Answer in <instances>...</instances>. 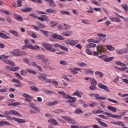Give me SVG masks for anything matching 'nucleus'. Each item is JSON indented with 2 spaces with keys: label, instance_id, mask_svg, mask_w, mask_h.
<instances>
[{
  "label": "nucleus",
  "instance_id": "nucleus-52",
  "mask_svg": "<svg viewBox=\"0 0 128 128\" xmlns=\"http://www.w3.org/2000/svg\"><path fill=\"white\" fill-rule=\"evenodd\" d=\"M32 50H40V46L38 45H34L32 46Z\"/></svg>",
  "mask_w": 128,
  "mask_h": 128
},
{
  "label": "nucleus",
  "instance_id": "nucleus-4",
  "mask_svg": "<svg viewBox=\"0 0 128 128\" xmlns=\"http://www.w3.org/2000/svg\"><path fill=\"white\" fill-rule=\"evenodd\" d=\"M97 48V52H93V55L95 56H98V54H102V52H104V46H96Z\"/></svg>",
  "mask_w": 128,
  "mask_h": 128
},
{
  "label": "nucleus",
  "instance_id": "nucleus-29",
  "mask_svg": "<svg viewBox=\"0 0 128 128\" xmlns=\"http://www.w3.org/2000/svg\"><path fill=\"white\" fill-rule=\"evenodd\" d=\"M38 78L40 80H42V82H44V80H46V76L44 75H40Z\"/></svg>",
  "mask_w": 128,
  "mask_h": 128
},
{
  "label": "nucleus",
  "instance_id": "nucleus-36",
  "mask_svg": "<svg viewBox=\"0 0 128 128\" xmlns=\"http://www.w3.org/2000/svg\"><path fill=\"white\" fill-rule=\"evenodd\" d=\"M50 24H51V28H54V26H58V22H56L54 21H52L50 22Z\"/></svg>",
  "mask_w": 128,
  "mask_h": 128
},
{
  "label": "nucleus",
  "instance_id": "nucleus-5",
  "mask_svg": "<svg viewBox=\"0 0 128 128\" xmlns=\"http://www.w3.org/2000/svg\"><path fill=\"white\" fill-rule=\"evenodd\" d=\"M69 99L70 100H66V102L68 104L69 106H70L76 108V104H74V102H76V98L71 96Z\"/></svg>",
  "mask_w": 128,
  "mask_h": 128
},
{
  "label": "nucleus",
  "instance_id": "nucleus-28",
  "mask_svg": "<svg viewBox=\"0 0 128 128\" xmlns=\"http://www.w3.org/2000/svg\"><path fill=\"white\" fill-rule=\"evenodd\" d=\"M62 34L63 36H72V32H66L62 33Z\"/></svg>",
  "mask_w": 128,
  "mask_h": 128
},
{
  "label": "nucleus",
  "instance_id": "nucleus-7",
  "mask_svg": "<svg viewBox=\"0 0 128 128\" xmlns=\"http://www.w3.org/2000/svg\"><path fill=\"white\" fill-rule=\"evenodd\" d=\"M103 114H106L110 118H118V120H120L122 118V116L118 114H113L112 113H108V112H104Z\"/></svg>",
  "mask_w": 128,
  "mask_h": 128
},
{
  "label": "nucleus",
  "instance_id": "nucleus-59",
  "mask_svg": "<svg viewBox=\"0 0 128 128\" xmlns=\"http://www.w3.org/2000/svg\"><path fill=\"white\" fill-rule=\"evenodd\" d=\"M76 41L72 40H70V46H76Z\"/></svg>",
  "mask_w": 128,
  "mask_h": 128
},
{
  "label": "nucleus",
  "instance_id": "nucleus-19",
  "mask_svg": "<svg viewBox=\"0 0 128 128\" xmlns=\"http://www.w3.org/2000/svg\"><path fill=\"white\" fill-rule=\"evenodd\" d=\"M24 42L27 48H30L31 50H32V46L28 44H30V40H25Z\"/></svg>",
  "mask_w": 128,
  "mask_h": 128
},
{
  "label": "nucleus",
  "instance_id": "nucleus-53",
  "mask_svg": "<svg viewBox=\"0 0 128 128\" xmlns=\"http://www.w3.org/2000/svg\"><path fill=\"white\" fill-rule=\"evenodd\" d=\"M96 85H92L89 87L90 90H96Z\"/></svg>",
  "mask_w": 128,
  "mask_h": 128
},
{
  "label": "nucleus",
  "instance_id": "nucleus-3",
  "mask_svg": "<svg viewBox=\"0 0 128 128\" xmlns=\"http://www.w3.org/2000/svg\"><path fill=\"white\" fill-rule=\"evenodd\" d=\"M42 46L48 52H54L56 50L54 48V46L52 44H48V43H44L42 44Z\"/></svg>",
  "mask_w": 128,
  "mask_h": 128
},
{
  "label": "nucleus",
  "instance_id": "nucleus-1",
  "mask_svg": "<svg viewBox=\"0 0 128 128\" xmlns=\"http://www.w3.org/2000/svg\"><path fill=\"white\" fill-rule=\"evenodd\" d=\"M0 118H6V120H14L15 122H16L18 124H24L26 122V120L24 119H20L18 118H16L14 117L12 118L10 116H8V115L4 114H0Z\"/></svg>",
  "mask_w": 128,
  "mask_h": 128
},
{
  "label": "nucleus",
  "instance_id": "nucleus-24",
  "mask_svg": "<svg viewBox=\"0 0 128 128\" xmlns=\"http://www.w3.org/2000/svg\"><path fill=\"white\" fill-rule=\"evenodd\" d=\"M32 9L30 8L21 9V10L24 12H32Z\"/></svg>",
  "mask_w": 128,
  "mask_h": 128
},
{
  "label": "nucleus",
  "instance_id": "nucleus-33",
  "mask_svg": "<svg viewBox=\"0 0 128 128\" xmlns=\"http://www.w3.org/2000/svg\"><path fill=\"white\" fill-rule=\"evenodd\" d=\"M4 62L8 64H14V63L12 61L10 60H4Z\"/></svg>",
  "mask_w": 128,
  "mask_h": 128
},
{
  "label": "nucleus",
  "instance_id": "nucleus-43",
  "mask_svg": "<svg viewBox=\"0 0 128 128\" xmlns=\"http://www.w3.org/2000/svg\"><path fill=\"white\" fill-rule=\"evenodd\" d=\"M54 112H55V114H60V112H64V110L60 109H57L56 110H54Z\"/></svg>",
  "mask_w": 128,
  "mask_h": 128
},
{
  "label": "nucleus",
  "instance_id": "nucleus-18",
  "mask_svg": "<svg viewBox=\"0 0 128 128\" xmlns=\"http://www.w3.org/2000/svg\"><path fill=\"white\" fill-rule=\"evenodd\" d=\"M10 122L4 121V120H1L0 121V126L2 127L4 126H10Z\"/></svg>",
  "mask_w": 128,
  "mask_h": 128
},
{
  "label": "nucleus",
  "instance_id": "nucleus-60",
  "mask_svg": "<svg viewBox=\"0 0 128 128\" xmlns=\"http://www.w3.org/2000/svg\"><path fill=\"white\" fill-rule=\"evenodd\" d=\"M6 20L8 21V24H12V19H10V16L6 17Z\"/></svg>",
  "mask_w": 128,
  "mask_h": 128
},
{
  "label": "nucleus",
  "instance_id": "nucleus-14",
  "mask_svg": "<svg viewBox=\"0 0 128 128\" xmlns=\"http://www.w3.org/2000/svg\"><path fill=\"white\" fill-rule=\"evenodd\" d=\"M52 38H57V40H64V38L60 35H58L56 34H54L52 36Z\"/></svg>",
  "mask_w": 128,
  "mask_h": 128
},
{
  "label": "nucleus",
  "instance_id": "nucleus-44",
  "mask_svg": "<svg viewBox=\"0 0 128 128\" xmlns=\"http://www.w3.org/2000/svg\"><path fill=\"white\" fill-rule=\"evenodd\" d=\"M94 72L90 70H85L84 73L86 74H93Z\"/></svg>",
  "mask_w": 128,
  "mask_h": 128
},
{
  "label": "nucleus",
  "instance_id": "nucleus-21",
  "mask_svg": "<svg viewBox=\"0 0 128 128\" xmlns=\"http://www.w3.org/2000/svg\"><path fill=\"white\" fill-rule=\"evenodd\" d=\"M110 20L112 22H120V19L118 17H110Z\"/></svg>",
  "mask_w": 128,
  "mask_h": 128
},
{
  "label": "nucleus",
  "instance_id": "nucleus-57",
  "mask_svg": "<svg viewBox=\"0 0 128 128\" xmlns=\"http://www.w3.org/2000/svg\"><path fill=\"white\" fill-rule=\"evenodd\" d=\"M86 54H89L90 56H92V52L90 50L89 48L86 49Z\"/></svg>",
  "mask_w": 128,
  "mask_h": 128
},
{
  "label": "nucleus",
  "instance_id": "nucleus-10",
  "mask_svg": "<svg viewBox=\"0 0 128 128\" xmlns=\"http://www.w3.org/2000/svg\"><path fill=\"white\" fill-rule=\"evenodd\" d=\"M23 54H24V52L20 51L18 50H14L13 56H20Z\"/></svg>",
  "mask_w": 128,
  "mask_h": 128
},
{
  "label": "nucleus",
  "instance_id": "nucleus-8",
  "mask_svg": "<svg viewBox=\"0 0 128 128\" xmlns=\"http://www.w3.org/2000/svg\"><path fill=\"white\" fill-rule=\"evenodd\" d=\"M62 118L68 122L69 124H76V122L74 120H72V118L66 116H62Z\"/></svg>",
  "mask_w": 128,
  "mask_h": 128
},
{
  "label": "nucleus",
  "instance_id": "nucleus-55",
  "mask_svg": "<svg viewBox=\"0 0 128 128\" xmlns=\"http://www.w3.org/2000/svg\"><path fill=\"white\" fill-rule=\"evenodd\" d=\"M33 2H35L36 4H42V0H32Z\"/></svg>",
  "mask_w": 128,
  "mask_h": 128
},
{
  "label": "nucleus",
  "instance_id": "nucleus-42",
  "mask_svg": "<svg viewBox=\"0 0 128 128\" xmlns=\"http://www.w3.org/2000/svg\"><path fill=\"white\" fill-rule=\"evenodd\" d=\"M108 101L110 102H113L114 104H118V102L116 100L108 98Z\"/></svg>",
  "mask_w": 128,
  "mask_h": 128
},
{
  "label": "nucleus",
  "instance_id": "nucleus-13",
  "mask_svg": "<svg viewBox=\"0 0 128 128\" xmlns=\"http://www.w3.org/2000/svg\"><path fill=\"white\" fill-rule=\"evenodd\" d=\"M23 96H24L25 98V101L26 102H30V98H32V96H30V95H28L27 94L24 93L23 94Z\"/></svg>",
  "mask_w": 128,
  "mask_h": 128
},
{
  "label": "nucleus",
  "instance_id": "nucleus-17",
  "mask_svg": "<svg viewBox=\"0 0 128 128\" xmlns=\"http://www.w3.org/2000/svg\"><path fill=\"white\" fill-rule=\"evenodd\" d=\"M9 32H10V34H13V36H16V38H18V36H20L18 32L14 30H10Z\"/></svg>",
  "mask_w": 128,
  "mask_h": 128
},
{
  "label": "nucleus",
  "instance_id": "nucleus-62",
  "mask_svg": "<svg viewBox=\"0 0 128 128\" xmlns=\"http://www.w3.org/2000/svg\"><path fill=\"white\" fill-rule=\"evenodd\" d=\"M60 64H68V63L66 61H64V60H61L60 62Z\"/></svg>",
  "mask_w": 128,
  "mask_h": 128
},
{
  "label": "nucleus",
  "instance_id": "nucleus-58",
  "mask_svg": "<svg viewBox=\"0 0 128 128\" xmlns=\"http://www.w3.org/2000/svg\"><path fill=\"white\" fill-rule=\"evenodd\" d=\"M22 0H18L17 1V6L18 8H20V6H22Z\"/></svg>",
  "mask_w": 128,
  "mask_h": 128
},
{
  "label": "nucleus",
  "instance_id": "nucleus-41",
  "mask_svg": "<svg viewBox=\"0 0 128 128\" xmlns=\"http://www.w3.org/2000/svg\"><path fill=\"white\" fill-rule=\"evenodd\" d=\"M96 36L100 38H106V34H102V33H98L96 34Z\"/></svg>",
  "mask_w": 128,
  "mask_h": 128
},
{
  "label": "nucleus",
  "instance_id": "nucleus-11",
  "mask_svg": "<svg viewBox=\"0 0 128 128\" xmlns=\"http://www.w3.org/2000/svg\"><path fill=\"white\" fill-rule=\"evenodd\" d=\"M98 86L100 88H101L102 90H106L107 92H110V89L106 86L102 84V83H99L98 84Z\"/></svg>",
  "mask_w": 128,
  "mask_h": 128
},
{
  "label": "nucleus",
  "instance_id": "nucleus-20",
  "mask_svg": "<svg viewBox=\"0 0 128 128\" xmlns=\"http://www.w3.org/2000/svg\"><path fill=\"white\" fill-rule=\"evenodd\" d=\"M14 16L15 20H18V22L22 20V18L20 16L18 15L16 13L14 14Z\"/></svg>",
  "mask_w": 128,
  "mask_h": 128
},
{
  "label": "nucleus",
  "instance_id": "nucleus-63",
  "mask_svg": "<svg viewBox=\"0 0 128 128\" xmlns=\"http://www.w3.org/2000/svg\"><path fill=\"white\" fill-rule=\"evenodd\" d=\"M62 45L58 44H54L53 46L54 48H60V46Z\"/></svg>",
  "mask_w": 128,
  "mask_h": 128
},
{
  "label": "nucleus",
  "instance_id": "nucleus-50",
  "mask_svg": "<svg viewBox=\"0 0 128 128\" xmlns=\"http://www.w3.org/2000/svg\"><path fill=\"white\" fill-rule=\"evenodd\" d=\"M122 7L126 12H128V4H125L124 5H122Z\"/></svg>",
  "mask_w": 128,
  "mask_h": 128
},
{
  "label": "nucleus",
  "instance_id": "nucleus-12",
  "mask_svg": "<svg viewBox=\"0 0 128 128\" xmlns=\"http://www.w3.org/2000/svg\"><path fill=\"white\" fill-rule=\"evenodd\" d=\"M37 18L38 20H40L41 22H44V20L48 22V18L46 15H41V16L38 17Z\"/></svg>",
  "mask_w": 128,
  "mask_h": 128
},
{
  "label": "nucleus",
  "instance_id": "nucleus-48",
  "mask_svg": "<svg viewBox=\"0 0 128 128\" xmlns=\"http://www.w3.org/2000/svg\"><path fill=\"white\" fill-rule=\"evenodd\" d=\"M72 96H70V95L66 94L65 93V94L63 96V98H66V100H70V98H71Z\"/></svg>",
  "mask_w": 128,
  "mask_h": 128
},
{
  "label": "nucleus",
  "instance_id": "nucleus-45",
  "mask_svg": "<svg viewBox=\"0 0 128 128\" xmlns=\"http://www.w3.org/2000/svg\"><path fill=\"white\" fill-rule=\"evenodd\" d=\"M128 52V48H125L121 50L122 54H126Z\"/></svg>",
  "mask_w": 128,
  "mask_h": 128
},
{
  "label": "nucleus",
  "instance_id": "nucleus-37",
  "mask_svg": "<svg viewBox=\"0 0 128 128\" xmlns=\"http://www.w3.org/2000/svg\"><path fill=\"white\" fill-rule=\"evenodd\" d=\"M74 112H75L76 114H82V113L84 112L82 111V110L80 109V108H77V109L75 110Z\"/></svg>",
  "mask_w": 128,
  "mask_h": 128
},
{
  "label": "nucleus",
  "instance_id": "nucleus-25",
  "mask_svg": "<svg viewBox=\"0 0 128 128\" xmlns=\"http://www.w3.org/2000/svg\"><path fill=\"white\" fill-rule=\"evenodd\" d=\"M20 102H15L12 104H8V106H20Z\"/></svg>",
  "mask_w": 128,
  "mask_h": 128
},
{
  "label": "nucleus",
  "instance_id": "nucleus-31",
  "mask_svg": "<svg viewBox=\"0 0 128 128\" xmlns=\"http://www.w3.org/2000/svg\"><path fill=\"white\" fill-rule=\"evenodd\" d=\"M46 12H48V14H52V12H56V10H52V8H48L46 10Z\"/></svg>",
  "mask_w": 128,
  "mask_h": 128
},
{
  "label": "nucleus",
  "instance_id": "nucleus-27",
  "mask_svg": "<svg viewBox=\"0 0 128 128\" xmlns=\"http://www.w3.org/2000/svg\"><path fill=\"white\" fill-rule=\"evenodd\" d=\"M48 122H50L51 124H54V126H56L58 124V122L56 120L52 119L48 120Z\"/></svg>",
  "mask_w": 128,
  "mask_h": 128
},
{
  "label": "nucleus",
  "instance_id": "nucleus-56",
  "mask_svg": "<svg viewBox=\"0 0 128 128\" xmlns=\"http://www.w3.org/2000/svg\"><path fill=\"white\" fill-rule=\"evenodd\" d=\"M60 48L61 50H65V52H68V48L64 46H62V45H61V46H60Z\"/></svg>",
  "mask_w": 128,
  "mask_h": 128
},
{
  "label": "nucleus",
  "instance_id": "nucleus-6",
  "mask_svg": "<svg viewBox=\"0 0 128 128\" xmlns=\"http://www.w3.org/2000/svg\"><path fill=\"white\" fill-rule=\"evenodd\" d=\"M99 58H101L104 60V62H112L114 57H108L106 55H103L101 56H98Z\"/></svg>",
  "mask_w": 128,
  "mask_h": 128
},
{
  "label": "nucleus",
  "instance_id": "nucleus-38",
  "mask_svg": "<svg viewBox=\"0 0 128 128\" xmlns=\"http://www.w3.org/2000/svg\"><path fill=\"white\" fill-rule=\"evenodd\" d=\"M120 66L122 67L121 68H119V70H126V65L120 64Z\"/></svg>",
  "mask_w": 128,
  "mask_h": 128
},
{
  "label": "nucleus",
  "instance_id": "nucleus-34",
  "mask_svg": "<svg viewBox=\"0 0 128 128\" xmlns=\"http://www.w3.org/2000/svg\"><path fill=\"white\" fill-rule=\"evenodd\" d=\"M106 48H108V50H114V48L110 44L106 45Z\"/></svg>",
  "mask_w": 128,
  "mask_h": 128
},
{
  "label": "nucleus",
  "instance_id": "nucleus-39",
  "mask_svg": "<svg viewBox=\"0 0 128 128\" xmlns=\"http://www.w3.org/2000/svg\"><path fill=\"white\" fill-rule=\"evenodd\" d=\"M40 32H42V34H44L46 36H48L50 34V32H48V31L41 30Z\"/></svg>",
  "mask_w": 128,
  "mask_h": 128
},
{
  "label": "nucleus",
  "instance_id": "nucleus-32",
  "mask_svg": "<svg viewBox=\"0 0 128 128\" xmlns=\"http://www.w3.org/2000/svg\"><path fill=\"white\" fill-rule=\"evenodd\" d=\"M60 13L62 14H65L66 16H70V13L68 11L61 10Z\"/></svg>",
  "mask_w": 128,
  "mask_h": 128
},
{
  "label": "nucleus",
  "instance_id": "nucleus-40",
  "mask_svg": "<svg viewBox=\"0 0 128 128\" xmlns=\"http://www.w3.org/2000/svg\"><path fill=\"white\" fill-rule=\"evenodd\" d=\"M8 58V56H6L4 54L0 56V60H6Z\"/></svg>",
  "mask_w": 128,
  "mask_h": 128
},
{
  "label": "nucleus",
  "instance_id": "nucleus-2",
  "mask_svg": "<svg viewBox=\"0 0 128 128\" xmlns=\"http://www.w3.org/2000/svg\"><path fill=\"white\" fill-rule=\"evenodd\" d=\"M4 114H6L8 116H10V114H12V116H18L20 118H22V116L20 114V112H18L16 110H10L9 111H5Z\"/></svg>",
  "mask_w": 128,
  "mask_h": 128
},
{
  "label": "nucleus",
  "instance_id": "nucleus-9",
  "mask_svg": "<svg viewBox=\"0 0 128 128\" xmlns=\"http://www.w3.org/2000/svg\"><path fill=\"white\" fill-rule=\"evenodd\" d=\"M12 66H8L6 67V70H10V72H16V70H20V67H12L14 66V65H11Z\"/></svg>",
  "mask_w": 128,
  "mask_h": 128
},
{
  "label": "nucleus",
  "instance_id": "nucleus-47",
  "mask_svg": "<svg viewBox=\"0 0 128 128\" xmlns=\"http://www.w3.org/2000/svg\"><path fill=\"white\" fill-rule=\"evenodd\" d=\"M100 125L102 126H104V128H108V126L106 124L103 122H100Z\"/></svg>",
  "mask_w": 128,
  "mask_h": 128
},
{
  "label": "nucleus",
  "instance_id": "nucleus-22",
  "mask_svg": "<svg viewBox=\"0 0 128 128\" xmlns=\"http://www.w3.org/2000/svg\"><path fill=\"white\" fill-rule=\"evenodd\" d=\"M108 110H110L111 112H116V108L112 106H108Z\"/></svg>",
  "mask_w": 128,
  "mask_h": 128
},
{
  "label": "nucleus",
  "instance_id": "nucleus-23",
  "mask_svg": "<svg viewBox=\"0 0 128 128\" xmlns=\"http://www.w3.org/2000/svg\"><path fill=\"white\" fill-rule=\"evenodd\" d=\"M0 38H6V39L10 38V37L7 36L6 34H4L0 32Z\"/></svg>",
  "mask_w": 128,
  "mask_h": 128
},
{
  "label": "nucleus",
  "instance_id": "nucleus-51",
  "mask_svg": "<svg viewBox=\"0 0 128 128\" xmlns=\"http://www.w3.org/2000/svg\"><path fill=\"white\" fill-rule=\"evenodd\" d=\"M44 94H54V92L50 91V90H44Z\"/></svg>",
  "mask_w": 128,
  "mask_h": 128
},
{
  "label": "nucleus",
  "instance_id": "nucleus-16",
  "mask_svg": "<svg viewBox=\"0 0 128 128\" xmlns=\"http://www.w3.org/2000/svg\"><path fill=\"white\" fill-rule=\"evenodd\" d=\"M46 2H48L49 6H51V8H56V4L54 3V0H45Z\"/></svg>",
  "mask_w": 128,
  "mask_h": 128
},
{
  "label": "nucleus",
  "instance_id": "nucleus-46",
  "mask_svg": "<svg viewBox=\"0 0 128 128\" xmlns=\"http://www.w3.org/2000/svg\"><path fill=\"white\" fill-rule=\"evenodd\" d=\"M73 96H78V98H82V95H80V93L78 92V91H76L75 92Z\"/></svg>",
  "mask_w": 128,
  "mask_h": 128
},
{
  "label": "nucleus",
  "instance_id": "nucleus-26",
  "mask_svg": "<svg viewBox=\"0 0 128 128\" xmlns=\"http://www.w3.org/2000/svg\"><path fill=\"white\" fill-rule=\"evenodd\" d=\"M58 104V101L55 100L53 102H48L47 104V106H56V104Z\"/></svg>",
  "mask_w": 128,
  "mask_h": 128
},
{
  "label": "nucleus",
  "instance_id": "nucleus-15",
  "mask_svg": "<svg viewBox=\"0 0 128 128\" xmlns=\"http://www.w3.org/2000/svg\"><path fill=\"white\" fill-rule=\"evenodd\" d=\"M69 70H70V72H72V74H78V70H80V68H70Z\"/></svg>",
  "mask_w": 128,
  "mask_h": 128
},
{
  "label": "nucleus",
  "instance_id": "nucleus-61",
  "mask_svg": "<svg viewBox=\"0 0 128 128\" xmlns=\"http://www.w3.org/2000/svg\"><path fill=\"white\" fill-rule=\"evenodd\" d=\"M38 60H42L44 58V55H38L36 56Z\"/></svg>",
  "mask_w": 128,
  "mask_h": 128
},
{
  "label": "nucleus",
  "instance_id": "nucleus-54",
  "mask_svg": "<svg viewBox=\"0 0 128 128\" xmlns=\"http://www.w3.org/2000/svg\"><path fill=\"white\" fill-rule=\"evenodd\" d=\"M38 24L39 26V28H46V26L44 25L43 24L38 22Z\"/></svg>",
  "mask_w": 128,
  "mask_h": 128
},
{
  "label": "nucleus",
  "instance_id": "nucleus-64",
  "mask_svg": "<svg viewBox=\"0 0 128 128\" xmlns=\"http://www.w3.org/2000/svg\"><path fill=\"white\" fill-rule=\"evenodd\" d=\"M24 62H25V64H30V60L27 58H24Z\"/></svg>",
  "mask_w": 128,
  "mask_h": 128
},
{
  "label": "nucleus",
  "instance_id": "nucleus-35",
  "mask_svg": "<svg viewBox=\"0 0 128 128\" xmlns=\"http://www.w3.org/2000/svg\"><path fill=\"white\" fill-rule=\"evenodd\" d=\"M86 46H88V48H96V44L94 43H90L86 45Z\"/></svg>",
  "mask_w": 128,
  "mask_h": 128
},
{
  "label": "nucleus",
  "instance_id": "nucleus-30",
  "mask_svg": "<svg viewBox=\"0 0 128 128\" xmlns=\"http://www.w3.org/2000/svg\"><path fill=\"white\" fill-rule=\"evenodd\" d=\"M90 84L92 86H96V81L94 78H91L90 79Z\"/></svg>",
  "mask_w": 128,
  "mask_h": 128
},
{
  "label": "nucleus",
  "instance_id": "nucleus-49",
  "mask_svg": "<svg viewBox=\"0 0 128 128\" xmlns=\"http://www.w3.org/2000/svg\"><path fill=\"white\" fill-rule=\"evenodd\" d=\"M44 68H48L49 70H54V68L52 67L50 65L46 64L44 66Z\"/></svg>",
  "mask_w": 128,
  "mask_h": 128
}]
</instances>
